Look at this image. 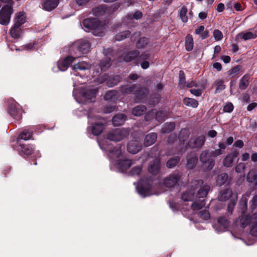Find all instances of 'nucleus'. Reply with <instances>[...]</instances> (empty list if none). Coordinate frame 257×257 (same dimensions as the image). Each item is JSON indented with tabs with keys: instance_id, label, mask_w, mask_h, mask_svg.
I'll use <instances>...</instances> for the list:
<instances>
[{
	"instance_id": "nucleus-1",
	"label": "nucleus",
	"mask_w": 257,
	"mask_h": 257,
	"mask_svg": "<svg viewBox=\"0 0 257 257\" xmlns=\"http://www.w3.org/2000/svg\"><path fill=\"white\" fill-rule=\"evenodd\" d=\"M120 91L122 94H133L135 95V100L136 102H144L146 101L149 93L146 88L142 87L140 85L133 84L121 86Z\"/></svg>"
},
{
	"instance_id": "nucleus-2",
	"label": "nucleus",
	"mask_w": 257,
	"mask_h": 257,
	"mask_svg": "<svg viewBox=\"0 0 257 257\" xmlns=\"http://www.w3.org/2000/svg\"><path fill=\"white\" fill-rule=\"evenodd\" d=\"M90 44L87 40H80L70 45L69 53L76 59L89 52Z\"/></svg>"
},
{
	"instance_id": "nucleus-3",
	"label": "nucleus",
	"mask_w": 257,
	"mask_h": 257,
	"mask_svg": "<svg viewBox=\"0 0 257 257\" xmlns=\"http://www.w3.org/2000/svg\"><path fill=\"white\" fill-rule=\"evenodd\" d=\"M129 134L127 130L124 128H115L110 130L106 134V138L109 141L119 142L127 137Z\"/></svg>"
},
{
	"instance_id": "nucleus-4",
	"label": "nucleus",
	"mask_w": 257,
	"mask_h": 257,
	"mask_svg": "<svg viewBox=\"0 0 257 257\" xmlns=\"http://www.w3.org/2000/svg\"><path fill=\"white\" fill-rule=\"evenodd\" d=\"M119 5L115 4L108 7L106 5H103L92 10V14L96 17L107 16L117 10Z\"/></svg>"
},
{
	"instance_id": "nucleus-5",
	"label": "nucleus",
	"mask_w": 257,
	"mask_h": 257,
	"mask_svg": "<svg viewBox=\"0 0 257 257\" xmlns=\"http://www.w3.org/2000/svg\"><path fill=\"white\" fill-rule=\"evenodd\" d=\"M8 113L14 119L19 120L22 118V110L19 105L13 99L8 104Z\"/></svg>"
},
{
	"instance_id": "nucleus-6",
	"label": "nucleus",
	"mask_w": 257,
	"mask_h": 257,
	"mask_svg": "<svg viewBox=\"0 0 257 257\" xmlns=\"http://www.w3.org/2000/svg\"><path fill=\"white\" fill-rule=\"evenodd\" d=\"M202 180H194L191 182L190 188L189 190L183 192L182 194V199L184 201H191L194 197L195 190L199 185L202 184Z\"/></svg>"
},
{
	"instance_id": "nucleus-7",
	"label": "nucleus",
	"mask_w": 257,
	"mask_h": 257,
	"mask_svg": "<svg viewBox=\"0 0 257 257\" xmlns=\"http://www.w3.org/2000/svg\"><path fill=\"white\" fill-rule=\"evenodd\" d=\"M257 220V212L250 214H243L241 215L237 220V223L242 228L251 225Z\"/></svg>"
},
{
	"instance_id": "nucleus-8",
	"label": "nucleus",
	"mask_w": 257,
	"mask_h": 257,
	"mask_svg": "<svg viewBox=\"0 0 257 257\" xmlns=\"http://www.w3.org/2000/svg\"><path fill=\"white\" fill-rule=\"evenodd\" d=\"M13 10L11 6L6 5L0 11V24L7 25L9 24Z\"/></svg>"
},
{
	"instance_id": "nucleus-9",
	"label": "nucleus",
	"mask_w": 257,
	"mask_h": 257,
	"mask_svg": "<svg viewBox=\"0 0 257 257\" xmlns=\"http://www.w3.org/2000/svg\"><path fill=\"white\" fill-rule=\"evenodd\" d=\"M13 10L11 6L6 5L0 11V24L7 25L9 24Z\"/></svg>"
},
{
	"instance_id": "nucleus-10",
	"label": "nucleus",
	"mask_w": 257,
	"mask_h": 257,
	"mask_svg": "<svg viewBox=\"0 0 257 257\" xmlns=\"http://www.w3.org/2000/svg\"><path fill=\"white\" fill-rule=\"evenodd\" d=\"M211 158L210 152L208 150L202 151L200 156V161L208 170H211L215 164L214 160Z\"/></svg>"
},
{
	"instance_id": "nucleus-11",
	"label": "nucleus",
	"mask_w": 257,
	"mask_h": 257,
	"mask_svg": "<svg viewBox=\"0 0 257 257\" xmlns=\"http://www.w3.org/2000/svg\"><path fill=\"white\" fill-rule=\"evenodd\" d=\"M91 65L89 63L85 61H80L76 64L72 66L73 70L72 74L75 76H80L81 77H83L84 75L81 73L80 72L90 69Z\"/></svg>"
},
{
	"instance_id": "nucleus-12",
	"label": "nucleus",
	"mask_w": 257,
	"mask_h": 257,
	"mask_svg": "<svg viewBox=\"0 0 257 257\" xmlns=\"http://www.w3.org/2000/svg\"><path fill=\"white\" fill-rule=\"evenodd\" d=\"M181 175L178 172H174L166 177L164 181V184L167 187H173L179 182Z\"/></svg>"
},
{
	"instance_id": "nucleus-13",
	"label": "nucleus",
	"mask_w": 257,
	"mask_h": 257,
	"mask_svg": "<svg viewBox=\"0 0 257 257\" xmlns=\"http://www.w3.org/2000/svg\"><path fill=\"white\" fill-rule=\"evenodd\" d=\"M205 142V138L204 136H196L191 138L188 143V145L191 148H200Z\"/></svg>"
},
{
	"instance_id": "nucleus-14",
	"label": "nucleus",
	"mask_w": 257,
	"mask_h": 257,
	"mask_svg": "<svg viewBox=\"0 0 257 257\" xmlns=\"http://www.w3.org/2000/svg\"><path fill=\"white\" fill-rule=\"evenodd\" d=\"M140 185L137 186L136 188L138 193L142 197L150 196L152 194L151 189L152 188V184L148 183L146 185H144L142 181L140 182Z\"/></svg>"
},
{
	"instance_id": "nucleus-15",
	"label": "nucleus",
	"mask_w": 257,
	"mask_h": 257,
	"mask_svg": "<svg viewBox=\"0 0 257 257\" xmlns=\"http://www.w3.org/2000/svg\"><path fill=\"white\" fill-rule=\"evenodd\" d=\"M98 90L96 88L89 87L86 89L82 92V97L85 99V103L92 101V99L95 98Z\"/></svg>"
},
{
	"instance_id": "nucleus-16",
	"label": "nucleus",
	"mask_w": 257,
	"mask_h": 257,
	"mask_svg": "<svg viewBox=\"0 0 257 257\" xmlns=\"http://www.w3.org/2000/svg\"><path fill=\"white\" fill-rule=\"evenodd\" d=\"M75 59L73 55H71L64 59H60L57 63L58 68L60 71H66Z\"/></svg>"
},
{
	"instance_id": "nucleus-17",
	"label": "nucleus",
	"mask_w": 257,
	"mask_h": 257,
	"mask_svg": "<svg viewBox=\"0 0 257 257\" xmlns=\"http://www.w3.org/2000/svg\"><path fill=\"white\" fill-rule=\"evenodd\" d=\"M106 23H102L98 20L94 28L92 30V34L96 36H102L104 35L106 30Z\"/></svg>"
},
{
	"instance_id": "nucleus-18",
	"label": "nucleus",
	"mask_w": 257,
	"mask_h": 257,
	"mask_svg": "<svg viewBox=\"0 0 257 257\" xmlns=\"http://www.w3.org/2000/svg\"><path fill=\"white\" fill-rule=\"evenodd\" d=\"M236 194H233L232 190L229 188L221 190L218 194V199L219 201H225L231 197L233 198Z\"/></svg>"
},
{
	"instance_id": "nucleus-19",
	"label": "nucleus",
	"mask_w": 257,
	"mask_h": 257,
	"mask_svg": "<svg viewBox=\"0 0 257 257\" xmlns=\"http://www.w3.org/2000/svg\"><path fill=\"white\" fill-rule=\"evenodd\" d=\"M142 149L140 143L137 140H132L128 143L127 151L129 153L136 154Z\"/></svg>"
},
{
	"instance_id": "nucleus-20",
	"label": "nucleus",
	"mask_w": 257,
	"mask_h": 257,
	"mask_svg": "<svg viewBox=\"0 0 257 257\" xmlns=\"http://www.w3.org/2000/svg\"><path fill=\"white\" fill-rule=\"evenodd\" d=\"M98 143L100 148L102 150H106L108 151L111 155L114 157L119 158L121 154V152L119 148L111 149L108 146H105V145L103 144L100 141H98Z\"/></svg>"
},
{
	"instance_id": "nucleus-21",
	"label": "nucleus",
	"mask_w": 257,
	"mask_h": 257,
	"mask_svg": "<svg viewBox=\"0 0 257 257\" xmlns=\"http://www.w3.org/2000/svg\"><path fill=\"white\" fill-rule=\"evenodd\" d=\"M160 169V159L157 158L150 162L148 167V170L150 173L156 175L159 173Z\"/></svg>"
},
{
	"instance_id": "nucleus-22",
	"label": "nucleus",
	"mask_w": 257,
	"mask_h": 257,
	"mask_svg": "<svg viewBox=\"0 0 257 257\" xmlns=\"http://www.w3.org/2000/svg\"><path fill=\"white\" fill-rule=\"evenodd\" d=\"M238 36L244 41L253 39L257 37V30L253 29L250 31L241 32Z\"/></svg>"
},
{
	"instance_id": "nucleus-23",
	"label": "nucleus",
	"mask_w": 257,
	"mask_h": 257,
	"mask_svg": "<svg viewBox=\"0 0 257 257\" xmlns=\"http://www.w3.org/2000/svg\"><path fill=\"white\" fill-rule=\"evenodd\" d=\"M238 153L236 152L229 153L224 158L223 164L226 167H231L233 165L234 160L237 157Z\"/></svg>"
},
{
	"instance_id": "nucleus-24",
	"label": "nucleus",
	"mask_w": 257,
	"mask_h": 257,
	"mask_svg": "<svg viewBox=\"0 0 257 257\" xmlns=\"http://www.w3.org/2000/svg\"><path fill=\"white\" fill-rule=\"evenodd\" d=\"M187 167L188 169L193 168L198 161V158L194 152H191L187 157Z\"/></svg>"
},
{
	"instance_id": "nucleus-25",
	"label": "nucleus",
	"mask_w": 257,
	"mask_h": 257,
	"mask_svg": "<svg viewBox=\"0 0 257 257\" xmlns=\"http://www.w3.org/2000/svg\"><path fill=\"white\" fill-rule=\"evenodd\" d=\"M133 164L131 160H118L116 166L120 171L123 172L128 169Z\"/></svg>"
},
{
	"instance_id": "nucleus-26",
	"label": "nucleus",
	"mask_w": 257,
	"mask_h": 257,
	"mask_svg": "<svg viewBox=\"0 0 257 257\" xmlns=\"http://www.w3.org/2000/svg\"><path fill=\"white\" fill-rule=\"evenodd\" d=\"M59 0H43L42 7L47 11H51L57 6Z\"/></svg>"
},
{
	"instance_id": "nucleus-27",
	"label": "nucleus",
	"mask_w": 257,
	"mask_h": 257,
	"mask_svg": "<svg viewBox=\"0 0 257 257\" xmlns=\"http://www.w3.org/2000/svg\"><path fill=\"white\" fill-rule=\"evenodd\" d=\"M157 138V134L151 133L146 135L144 139V145L145 147H149L154 144Z\"/></svg>"
},
{
	"instance_id": "nucleus-28",
	"label": "nucleus",
	"mask_w": 257,
	"mask_h": 257,
	"mask_svg": "<svg viewBox=\"0 0 257 257\" xmlns=\"http://www.w3.org/2000/svg\"><path fill=\"white\" fill-rule=\"evenodd\" d=\"M98 20L96 19H87L84 20L83 25L85 31H89L94 28Z\"/></svg>"
},
{
	"instance_id": "nucleus-29",
	"label": "nucleus",
	"mask_w": 257,
	"mask_h": 257,
	"mask_svg": "<svg viewBox=\"0 0 257 257\" xmlns=\"http://www.w3.org/2000/svg\"><path fill=\"white\" fill-rule=\"evenodd\" d=\"M17 149L21 155H31L34 151L33 147L30 145L20 144Z\"/></svg>"
},
{
	"instance_id": "nucleus-30",
	"label": "nucleus",
	"mask_w": 257,
	"mask_h": 257,
	"mask_svg": "<svg viewBox=\"0 0 257 257\" xmlns=\"http://www.w3.org/2000/svg\"><path fill=\"white\" fill-rule=\"evenodd\" d=\"M126 115L124 114L118 113L115 115L112 119V123L114 126H119L122 125L125 121Z\"/></svg>"
},
{
	"instance_id": "nucleus-31",
	"label": "nucleus",
	"mask_w": 257,
	"mask_h": 257,
	"mask_svg": "<svg viewBox=\"0 0 257 257\" xmlns=\"http://www.w3.org/2000/svg\"><path fill=\"white\" fill-rule=\"evenodd\" d=\"M150 55L148 53L143 54L139 56L138 58L139 62L141 63V67L146 69L149 67V63L147 60L149 59Z\"/></svg>"
},
{
	"instance_id": "nucleus-32",
	"label": "nucleus",
	"mask_w": 257,
	"mask_h": 257,
	"mask_svg": "<svg viewBox=\"0 0 257 257\" xmlns=\"http://www.w3.org/2000/svg\"><path fill=\"white\" fill-rule=\"evenodd\" d=\"M104 128V126L102 122H95L91 126L92 133L95 136H98L102 132Z\"/></svg>"
},
{
	"instance_id": "nucleus-33",
	"label": "nucleus",
	"mask_w": 257,
	"mask_h": 257,
	"mask_svg": "<svg viewBox=\"0 0 257 257\" xmlns=\"http://www.w3.org/2000/svg\"><path fill=\"white\" fill-rule=\"evenodd\" d=\"M207 85V80H203L200 84V88L191 89L190 92L195 96L198 97L201 95L203 90L205 89Z\"/></svg>"
},
{
	"instance_id": "nucleus-34",
	"label": "nucleus",
	"mask_w": 257,
	"mask_h": 257,
	"mask_svg": "<svg viewBox=\"0 0 257 257\" xmlns=\"http://www.w3.org/2000/svg\"><path fill=\"white\" fill-rule=\"evenodd\" d=\"M22 33L21 26L14 24L10 30L11 36L15 39L19 38Z\"/></svg>"
},
{
	"instance_id": "nucleus-35",
	"label": "nucleus",
	"mask_w": 257,
	"mask_h": 257,
	"mask_svg": "<svg viewBox=\"0 0 257 257\" xmlns=\"http://www.w3.org/2000/svg\"><path fill=\"white\" fill-rule=\"evenodd\" d=\"M26 21V16L24 12H19L16 14L14 24L21 26Z\"/></svg>"
},
{
	"instance_id": "nucleus-36",
	"label": "nucleus",
	"mask_w": 257,
	"mask_h": 257,
	"mask_svg": "<svg viewBox=\"0 0 257 257\" xmlns=\"http://www.w3.org/2000/svg\"><path fill=\"white\" fill-rule=\"evenodd\" d=\"M121 77L118 75H116L113 76H110L109 77L105 79L106 85L109 87H113L118 84L120 81Z\"/></svg>"
},
{
	"instance_id": "nucleus-37",
	"label": "nucleus",
	"mask_w": 257,
	"mask_h": 257,
	"mask_svg": "<svg viewBox=\"0 0 257 257\" xmlns=\"http://www.w3.org/2000/svg\"><path fill=\"white\" fill-rule=\"evenodd\" d=\"M139 53L140 52L138 50L132 51L126 53L124 56L123 59L125 62H131L136 58H138L139 57Z\"/></svg>"
},
{
	"instance_id": "nucleus-38",
	"label": "nucleus",
	"mask_w": 257,
	"mask_h": 257,
	"mask_svg": "<svg viewBox=\"0 0 257 257\" xmlns=\"http://www.w3.org/2000/svg\"><path fill=\"white\" fill-rule=\"evenodd\" d=\"M169 111L167 109L157 111L155 109V119L158 121H163L168 116Z\"/></svg>"
},
{
	"instance_id": "nucleus-39",
	"label": "nucleus",
	"mask_w": 257,
	"mask_h": 257,
	"mask_svg": "<svg viewBox=\"0 0 257 257\" xmlns=\"http://www.w3.org/2000/svg\"><path fill=\"white\" fill-rule=\"evenodd\" d=\"M250 79V75L248 74H245L240 80L238 87L241 90L245 89L248 84H249V80Z\"/></svg>"
},
{
	"instance_id": "nucleus-40",
	"label": "nucleus",
	"mask_w": 257,
	"mask_h": 257,
	"mask_svg": "<svg viewBox=\"0 0 257 257\" xmlns=\"http://www.w3.org/2000/svg\"><path fill=\"white\" fill-rule=\"evenodd\" d=\"M229 222L226 218L220 217L218 219V225L219 226L220 229L218 231H223L229 226Z\"/></svg>"
},
{
	"instance_id": "nucleus-41",
	"label": "nucleus",
	"mask_w": 257,
	"mask_h": 257,
	"mask_svg": "<svg viewBox=\"0 0 257 257\" xmlns=\"http://www.w3.org/2000/svg\"><path fill=\"white\" fill-rule=\"evenodd\" d=\"M212 86L215 87V92L216 93L220 92L225 88L223 81L220 79H216L213 83Z\"/></svg>"
},
{
	"instance_id": "nucleus-42",
	"label": "nucleus",
	"mask_w": 257,
	"mask_h": 257,
	"mask_svg": "<svg viewBox=\"0 0 257 257\" xmlns=\"http://www.w3.org/2000/svg\"><path fill=\"white\" fill-rule=\"evenodd\" d=\"M147 110V107L144 105H139L135 107L132 110V113L135 116H140Z\"/></svg>"
},
{
	"instance_id": "nucleus-43",
	"label": "nucleus",
	"mask_w": 257,
	"mask_h": 257,
	"mask_svg": "<svg viewBox=\"0 0 257 257\" xmlns=\"http://www.w3.org/2000/svg\"><path fill=\"white\" fill-rule=\"evenodd\" d=\"M32 136V132L29 131L27 130L23 131L19 136L17 141L18 143H19L21 140H24L25 141L29 140L31 139Z\"/></svg>"
},
{
	"instance_id": "nucleus-44",
	"label": "nucleus",
	"mask_w": 257,
	"mask_h": 257,
	"mask_svg": "<svg viewBox=\"0 0 257 257\" xmlns=\"http://www.w3.org/2000/svg\"><path fill=\"white\" fill-rule=\"evenodd\" d=\"M194 46L193 39L192 36L188 34L185 38V49L187 51L192 50Z\"/></svg>"
},
{
	"instance_id": "nucleus-45",
	"label": "nucleus",
	"mask_w": 257,
	"mask_h": 257,
	"mask_svg": "<svg viewBox=\"0 0 257 257\" xmlns=\"http://www.w3.org/2000/svg\"><path fill=\"white\" fill-rule=\"evenodd\" d=\"M206 201L205 199H200L194 201L191 205V208L193 211H197L201 209L205 206Z\"/></svg>"
},
{
	"instance_id": "nucleus-46",
	"label": "nucleus",
	"mask_w": 257,
	"mask_h": 257,
	"mask_svg": "<svg viewBox=\"0 0 257 257\" xmlns=\"http://www.w3.org/2000/svg\"><path fill=\"white\" fill-rule=\"evenodd\" d=\"M241 66L238 65L234 66L227 72L228 75L231 78H234L241 72Z\"/></svg>"
},
{
	"instance_id": "nucleus-47",
	"label": "nucleus",
	"mask_w": 257,
	"mask_h": 257,
	"mask_svg": "<svg viewBox=\"0 0 257 257\" xmlns=\"http://www.w3.org/2000/svg\"><path fill=\"white\" fill-rule=\"evenodd\" d=\"M210 188L208 185H204L202 187L200 188L197 193V196L199 198H203L206 197L209 191Z\"/></svg>"
},
{
	"instance_id": "nucleus-48",
	"label": "nucleus",
	"mask_w": 257,
	"mask_h": 257,
	"mask_svg": "<svg viewBox=\"0 0 257 257\" xmlns=\"http://www.w3.org/2000/svg\"><path fill=\"white\" fill-rule=\"evenodd\" d=\"M184 104L187 106L196 108L198 105V101L194 98L185 97L183 99Z\"/></svg>"
},
{
	"instance_id": "nucleus-49",
	"label": "nucleus",
	"mask_w": 257,
	"mask_h": 257,
	"mask_svg": "<svg viewBox=\"0 0 257 257\" xmlns=\"http://www.w3.org/2000/svg\"><path fill=\"white\" fill-rule=\"evenodd\" d=\"M175 127V123L173 122H167L162 128V133L168 134L173 131Z\"/></svg>"
},
{
	"instance_id": "nucleus-50",
	"label": "nucleus",
	"mask_w": 257,
	"mask_h": 257,
	"mask_svg": "<svg viewBox=\"0 0 257 257\" xmlns=\"http://www.w3.org/2000/svg\"><path fill=\"white\" fill-rule=\"evenodd\" d=\"M249 196L248 194H246L242 196V200L239 202V206L242 213H244L247 209V197Z\"/></svg>"
},
{
	"instance_id": "nucleus-51",
	"label": "nucleus",
	"mask_w": 257,
	"mask_h": 257,
	"mask_svg": "<svg viewBox=\"0 0 257 257\" xmlns=\"http://www.w3.org/2000/svg\"><path fill=\"white\" fill-rule=\"evenodd\" d=\"M228 179V175L225 173H223L218 176L216 183L220 186L225 184Z\"/></svg>"
},
{
	"instance_id": "nucleus-52",
	"label": "nucleus",
	"mask_w": 257,
	"mask_h": 257,
	"mask_svg": "<svg viewBox=\"0 0 257 257\" xmlns=\"http://www.w3.org/2000/svg\"><path fill=\"white\" fill-rule=\"evenodd\" d=\"M130 34L131 32L129 31L121 32L115 35V39L116 41H120L128 37Z\"/></svg>"
},
{
	"instance_id": "nucleus-53",
	"label": "nucleus",
	"mask_w": 257,
	"mask_h": 257,
	"mask_svg": "<svg viewBox=\"0 0 257 257\" xmlns=\"http://www.w3.org/2000/svg\"><path fill=\"white\" fill-rule=\"evenodd\" d=\"M110 58L106 57L100 63V67L102 71H104L110 66Z\"/></svg>"
},
{
	"instance_id": "nucleus-54",
	"label": "nucleus",
	"mask_w": 257,
	"mask_h": 257,
	"mask_svg": "<svg viewBox=\"0 0 257 257\" xmlns=\"http://www.w3.org/2000/svg\"><path fill=\"white\" fill-rule=\"evenodd\" d=\"M180 160V157L177 156L170 159L167 162V167L169 168H174L178 164Z\"/></svg>"
},
{
	"instance_id": "nucleus-55",
	"label": "nucleus",
	"mask_w": 257,
	"mask_h": 257,
	"mask_svg": "<svg viewBox=\"0 0 257 257\" xmlns=\"http://www.w3.org/2000/svg\"><path fill=\"white\" fill-rule=\"evenodd\" d=\"M246 180L249 182H253L257 181V174L255 170L251 169L248 172Z\"/></svg>"
},
{
	"instance_id": "nucleus-56",
	"label": "nucleus",
	"mask_w": 257,
	"mask_h": 257,
	"mask_svg": "<svg viewBox=\"0 0 257 257\" xmlns=\"http://www.w3.org/2000/svg\"><path fill=\"white\" fill-rule=\"evenodd\" d=\"M143 16V14L141 12L139 11H136L133 15H128L125 17L126 21H132L133 19H135L136 20L140 19Z\"/></svg>"
},
{
	"instance_id": "nucleus-57",
	"label": "nucleus",
	"mask_w": 257,
	"mask_h": 257,
	"mask_svg": "<svg viewBox=\"0 0 257 257\" xmlns=\"http://www.w3.org/2000/svg\"><path fill=\"white\" fill-rule=\"evenodd\" d=\"M149 40L148 38L143 37L140 39V40L136 43V47L138 48L142 49L144 48L148 45Z\"/></svg>"
},
{
	"instance_id": "nucleus-58",
	"label": "nucleus",
	"mask_w": 257,
	"mask_h": 257,
	"mask_svg": "<svg viewBox=\"0 0 257 257\" xmlns=\"http://www.w3.org/2000/svg\"><path fill=\"white\" fill-rule=\"evenodd\" d=\"M189 135V132L187 129H182L179 134V139L180 141H185L188 139Z\"/></svg>"
},
{
	"instance_id": "nucleus-59",
	"label": "nucleus",
	"mask_w": 257,
	"mask_h": 257,
	"mask_svg": "<svg viewBox=\"0 0 257 257\" xmlns=\"http://www.w3.org/2000/svg\"><path fill=\"white\" fill-rule=\"evenodd\" d=\"M237 200V195H234L233 198H231L230 199L228 204V211L230 212V213H232V211L234 209V207L235 206V205L236 204V202Z\"/></svg>"
},
{
	"instance_id": "nucleus-60",
	"label": "nucleus",
	"mask_w": 257,
	"mask_h": 257,
	"mask_svg": "<svg viewBox=\"0 0 257 257\" xmlns=\"http://www.w3.org/2000/svg\"><path fill=\"white\" fill-rule=\"evenodd\" d=\"M187 11V9L185 6H183L180 10V17L183 23H186L188 21Z\"/></svg>"
},
{
	"instance_id": "nucleus-61",
	"label": "nucleus",
	"mask_w": 257,
	"mask_h": 257,
	"mask_svg": "<svg viewBox=\"0 0 257 257\" xmlns=\"http://www.w3.org/2000/svg\"><path fill=\"white\" fill-rule=\"evenodd\" d=\"M117 92L115 90L108 91L104 96V99L105 100H110L115 98L116 96Z\"/></svg>"
},
{
	"instance_id": "nucleus-62",
	"label": "nucleus",
	"mask_w": 257,
	"mask_h": 257,
	"mask_svg": "<svg viewBox=\"0 0 257 257\" xmlns=\"http://www.w3.org/2000/svg\"><path fill=\"white\" fill-rule=\"evenodd\" d=\"M185 80V75L184 72L182 70L179 71V85L180 87L184 88L186 86V84Z\"/></svg>"
},
{
	"instance_id": "nucleus-63",
	"label": "nucleus",
	"mask_w": 257,
	"mask_h": 257,
	"mask_svg": "<svg viewBox=\"0 0 257 257\" xmlns=\"http://www.w3.org/2000/svg\"><path fill=\"white\" fill-rule=\"evenodd\" d=\"M198 214L203 220H208L210 217V213L206 209L200 211Z\"/></svg>"
},
{
	"instance_id": "nucleus-64",
	"label": "nucleus",
	"mask_w": 257,
	"mask_h": 257,
	"mask_svg": "<svg viewBox=\"0 0 257 257\" xmlns=\"http://www.w3.org/2000/svg\"><path fill=\"white\" fill-rule=\"evenodd\" d=\"M250 226V234L254 237H257V220Z\"/></svg>"
}]
</instances>
